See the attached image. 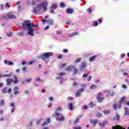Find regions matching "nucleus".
<instances>
[{
  "mask_svg": "<svg viewBox=\"0 0 129 129\" xmlns=\"http://www.w3.org/2000/svg\"><path fill=\"white\" fill-rule=\"evenodd\" d=\"M34 26H35L34 23H31L30 21L29 20L24 21L22 23V29L23 30H26V29H28V31L27 32V34L28 36H31V37H34V35H35L34 32H35V29L32 27H34Z\"/></svg>",
  "mask_w": 129,
  "mask_h": 129,
  "instance_id": "nucleus-1",
  "label": "nucleus"
},
{
  "mask_svg": "<svg viewBox=\"0 0 129 129\" xmlns=\"http://www.w3.org/2000/svg\"><path fill=\"white\" fill-rule=\"evenodd\" d=\"M52 117H56V120L57 121H64L65 120V116L62 115L61 113H58L57 111H55L54 113L51 115Z\"/></svg>",
  "mask_w": 129,
  "mask_h": 129,
  "instance_id": "nucleus-2",
  "label": "nucleus"
},
{
  "mask_svg": "<svg viewBox=\"0 0 129 129\" xmlns=\"http://www.w3.org/2000/svg\"><path fill=\"white\" fill-rule=\"evenodd\" d=\"M53 55H54L53 52H45L41 56V59L44 60V61H46V62H49V57L53 56Z\"/></svg>",
  "mask_w": 129,
  "mask_h": 129,
  "instance_id": "nucleus-3",
  "label": "nucleus"
},
{
  "mask_svg": "<svg viewBox=\"0 0 129 129\" xmlns=\"http://www.w3.org/2000/svg\"><path fill=\"white\" fill-rule=\"evenodd\" d=\"M42 7H43L44 12H46L47 11V7H48V2L47 1H44L43 3L37 6V9L39 12L41 11Z\"/></svg>",
  "mask_w": 129,
  "mask_h": 129,
  "instance_id": "nucleus-4",
  "label": "nucleus"
},
{
  "mask_svg": "<svg viewBox=\"0 0 129 129\" xmlns=\"http://www.w3.org/2000/svg\"><path fill=\"white\" fill-rule=\"evenodd\" d=\"M97 101L99 103H101L103 100H104V98L102 97V94L101 93H97Z\"/></svg>",
  "mask_w": 129,
  "mask_h": 129,
  "instance_id": "nucleus-5",
  "label": "nucleus"
},
{
  "mask_svg": "<svg viewBox=\"0 0 129 129\" xmlns=\"http://www.w3.org/2000/svg\"><path fill=\"white\" fill-rule=\"evenodd\" d=\"M43 23V25H45V22H47V24H48V25H53V22L52 19H48L47 20L46 19H43L42 21Z\"/></svg>",
  "mask_w": 129,
  "mask_h": 129,
  "instance_id": "nucleus-6",
  "label": "nucleus"
},
{
  "mask_svg": "<svg viewBox=\"0 0 129 129\" xmlns=\"http://www.w3.org/2000/svg\"><path fill=\"white\" fill-rule=\"evenodd\" d=\"M83 91H84V89L83 88H81L79 90H78L76 93V97L80 96V95H81V92H83Z\"/></svg>",
  "mask_w": 129,
  "mask_h": 129,
  "instance_id": "nucleus-7",
  "label": "nucleus"
},
{
  "mask_svg": "<svg viewBox=\"0 0 129 129\" xmlns=\"http://www.w3.org/2000/svg\"><path fill=\"white\" fill-rule=\"evenodd\" d=\"M90 123L93 124V126H95V125H96V124H97V122H98V120L90 119Z\"/></svg>",
  "mask_w": 129,
  "mask_h": 129,
  "instance_id": "nucleus-8",
  "label": "nucleus"
},
{
  "mask_svg": "<svg viewBox=\"0 0 129 129\" xmlns=\"http://www.w3.org/2000/svg\"><path fill=\"white\" fill-rule=\"evenodd\" d=\"M19 87L16 86L14 87V95H17V94H19L20 93V92L19 91Z\"/></svg>",
  "mask_w": 129,
  "mask_h": 129,
  "instance_id": "nucleus-9",
  "label": "nucleus"
},
{
  "mask_svg": "<svg viewBox=\"0 0 129 129\" xmlns=\"http://www.w3.org/2000/svg\"><path fill=\"white\" fill-rule=\"evenodd\" d=\"M14 80H13V83L14 84H17V83H19V82H20L16 75L14 76Z\"/></svg>",
  "mask_w": 129,
  "mask_h": 129,
  "instance_id": "nucleus-10",
  "label": "nucleus"
},
{
  "mask_svg": "<svg viewBox=\"0 0 129 129\" xmlns=\"http://www.w3.org/2000/svg\"><path fill=\"white\" fill-rule=\"evenodd\" d=\"M113 108H114V109H117V108H120V105H118L117 103H115L113 104V106H112Z\"/></svg>",
  "mask_w": 129,
  "mask_h": 129,
  "instance_id": "nucleus-11",
  "label": "nucleus"
},
{
  "mask_svg": "<svg viewBox=\"0 0 129 129\" xmlns=\"http://www.w3.org/2000/svg\"><path fill=\"white\" fill-rule=\"evenodd\" d=\"M13 82H14V80H13L12 79H7V85H11V84H12V83H13Z\"/></svg>",
  "mask_w": 129,
  "mask_h": 129,
  "instance_id": "nucleus-12",
  "label": "nucleus"
},
{
  "mask_svg": "<svg viewBox=\"0 0 129 129\" xmlns=\"http://www.w3.org/2000/svg\"><path fill=\"white\" fill-rule=\"evenodd\" d=\"M57 75H59V77H56V79H57V80L61 79L62 76L65 75V73H60L57 74Z\"/></svg>",
  "mask_w": 129,
  "mask_h": 129,
  "instance_id": "nucleus-13",
  "label": "nucleus"
},
{
  "mask_svg": "<svg viewBox=\"0 0 129 129\" xmlns=\"http://www.w3.org/2000/svg\"><path fill=\"white\" fill-rule=\"evenodd\" d=\"M119 118H120L119 115L116 114L115 115V117L113 118V121H115V120H116V121H118V120H119Z\"/></svg>",
  "mask_w": 129,
  "mask_h": 129,
  "instance_id": "nucleus-14",
  "label": "nucleus"
},
{
  "mask_svg": "<svg viewBox=\"0 0 129 129\" xmlns=\"http://www.w3.org/2000/svg\"><path fill=\"white\" fill-rule=\"evenodd\" d=\"M8 17L9 19H16V17L13 13H9Z\"/></svg>",
  "mask_w": 129,
  "mask_h": 129,
  "instance_id": "nucleus-15",
  "label": "nucleus"
},
{
  "mask_svg": "<svg viewBox=\"0 0 129 129\" xmlns=\"http://www.w3.org/2000/svg\"><path fill=\"white\" fill-rule=\"evenodd\" d=\"M67 14H73L74 10L73 9H67L66 10Z\"/></svg>",
  "mask_w": 129,
  "mask_h": 129,
  "instance_id": "nucleus-16",
  "label": "nucleus"
},
{
  "mask_svg": "<svg viewBox=\"0 0 129 129\" xmlns=\"http://www.w3.org/2000/svg\"><path fill=\"white\" fill-rule=\"evenodd\" d=\"M97 57V55H94L93 56H91L89 58L90 62H93L95 60V58Z\"/></svg>",
  "mask_w": 129,
  "mask_h": 129,
  "instance_id": "nucleus-17",
  "label": "nucleus"
},
{
  "mask_svg": "<svg viewBox=\"0 0 129 129\" xmlns=\"http://www.w3.org/2000/svg\"><path fill=\"white\" fill-rule=\"evenodd\" d=\"M98 124H99L100 126H102V127H103L105 126V124H106V121H103L102 122V123L99 122Z\"/></svg>",
  "mask_w": 129,
  "mask_h": 129,
  "instance_id": "nucleus-18",
  "label": "nucleus"
},
{
  "mask_svg": "<svg viewBox=\"0 0 129 129\" xmlns=\"http://www.w3.org/2000/svg\"><path fill=\"white\" fill-rule=\"evenodd\" d=\"M4 63H5V64H8L9 66L14 65V63H13V62L10 61H8L7 60H5L4 61Z\"/></svg>",
  "mask_w": 129,
  "mask_h": 129,
  "instance_id": "nucleus-19",
  "label": "nucleus"
},
{
  "mask_svg": "<svg viewBox=\"0 0 129 129\" xmlns=\"http://www.w3.org/2000/svg\"><path fill=\"white\" fill-rule=\"evenodd\" d=\"M125 112H124V115H129V111L128 108L127 107L124 108Z\"/></svg>",
  "mask_w": 129,
  "mask_h": 129,
  "instance_id": "nucleus-20",
  "label": "nucleus"
},
{
  "mask_svg": "<svg viewBox=\"0 0 129 129\" xmlns=\"http://www.w3.org/2000/svg\"><path fill=\"white\" fill-rule=\"evenodd\" d=\"M73 68V66H70L66 68V71H72V69Z\"/></svg>",
  "mask_w": 129,
  "mask_h": 129,
  "instance_id": "nucleus-21",
  "label": "nucleus"
},
{
  "mask_svg": "<svg viewBox=\"0 0 129 129\" xmlns=\"http://www.w3.org/2000/svg\"><path fill=\"white\" fill-rule=\"evenodd\" d=\"M103 113L105 114V115H106V114H109L110 113V110L107 109L103 111Z\"/></svg>",
  "mask_w": 129,
  "mask_h": 129,
  "instance_id": "nucleus-22",
  "label": "nucleus"
},
{
  "mask_svg": "<svg viewBox=\"0 0 129 129\" xmlns=\"http://www.w3.org/2000/svg\"><path fill=\"white\" fill-rule=\"evenodd\" d=\"M68 108H69L70 110H72V109H73V104H72V103H70L69 104Z\"/></svg>",
  "mask_w": 129,
  "mask_h": 129,
  "instance_id": "nucleus-23",
  "label": "nucleus"
},
{
  "mask_svg": "<svg viewBox=\"0 0 129 129\" xmlns=\"http://www.w3.org/2000/svg\"><path fill=\"white\" fill-rule=\"evenodd\" d=\"M124 99H125V97H122V98H121V99H120V100H119V103L120 104H121V103H122V102H123V100H124Z\"/></svg>",
  "mask_w": 129,
  "mask_h": 129,
  "instance_id": "nucleus-24",
  "label": "nucleus"
},
{
  "mask_svg": "<svg viewBox=\"0 0 129 129\" xmlns=\"http://www.w3.org/2000/svg\"><path fill=\"white\" fill-rule=\"evenodd\" d=\"M103 115L101 113H97L96 114V117H98L99 118H100V117H102Z\"/></svg>",
  "mask_w": 129,
  "mask_h": 129,
  "instance_id": "nucleus-25",
  "label": "nucleus"
},
{
  "mask_svg": "<svg viewBox=\"0 0 129 129\" xmlns=\"http://www.w3.org/2000/svg\"><path fill=\"white\" fill-rule=\"evenodd\" d=\"M57 7H58V6H57V5L53 4L51 6V9H53L54 10H56V9H57Z\"/></svg>",
  "mask_w": 129,
  "mask_h": 129,
  "instance_id": "nucleus-26",
  "label": "nucleus"
},
{
  "mask_svg": "<svg viewBox=\"0 0 129 129\" xmlns=\"http://www.w3.org/2000/svg\"><path fill=\"white\" fill-rule=\"evenodd\" d=\"M2 91L3 93H8V88H3Z\"/></svg>",
  "mask_w": 129,
  "mask_h": 129,
  "instance_id": "nucleus-27",
  "label": "nucleus"
},
{
  "mask_svg": "<svg viewBox=\"0 0 129 129\" xmlns=\"http://www.w3.org/2000/svg\"><path fill=\"white\" fill-rule=\"evenodd\" d=\"M3 105H5V101L4 100H1L0 101V106H3Z\"/></svg>",
  "mask_w": 129,
  "mask_h": 129,
  "instance_id": "nucleus-28",
  "label": "nucleus"
},
{
  "mask_svg": "<svg viewBox=\"0 0 129 129\" xmlns=\"http://www.w3.org/2000/svg\"><path fill=\"white\" fill-rule=\"evenodd\" d=\"M96 88V85H91L90 89H95Z\"/></svg>",
  "mask_w": 129,
  "mask_h": 129,
  "instance_id": "nucleus-29",
  "label": "nucleus"
},
{
  "mask_svg": "<svg viewBox=\"0 0 129 129\" xmlns=\"http://www.w3.org/2000/svg\"><path fill=\"white\" fill-rule=\"evenodd\" d=\"M80 61H81V58H78L76 59L75 62V63H78L79 62H80Z\"/></svg>",
  "mask_w": 129,
  "mask_h": 129,
  "instance_id": "nucleus-30",
  "label": "nucleus"
},
{
  "mask_svg": "<svg viewBox=\"0 0 129 129\" xmlns=\"http://www.w3.org/2000/svg\"><path fill=\"white\" fill-rule=\"evenodd\" d=\"M88 13H89L90 14H91V13H92V8H91V7H90L88 9Z\"/></svg>",
  "mask_w": 129,
  "mask_h": 129,
  "instance_id": "nucleus-31",
  "label": "nucleus"
},
{
  "mask_svg": "<svg viewBox=\"0 0 129 129\" xmlns=\"http://www.w3.org/2000/svg\"><path fill=\"white\" fill-rule=\"evenodd\" d=\"M78 34H79V32H73V33H72V36H77V35H78Z\"/></svg>",
  "mask_w": 129,
  "mask_h": 129,
  "instance_id": "nucleus-32",
  "label": "nucleus"
},
{
  "mask_svg": "<svg viewBox=\"0 0 129 129\" xmlns=\"http://www.w3.org/2000/svg\"><path fill=\"white\" fill-rule=\"evenodd\" d=\"M66 65H67V63H62L60 65V66L59 67V68H63L65 67L66 66Z\"/></svg>",
  "mask_w": 129,
  "mask_h": 129,
  "instance_id": "nucleus-33",
  "label": "nucleus"
},
{
  "mask_svg": "<svg viewBox=\"0 0 129 129\" xmlns=\"http://www.w3.org/2000/svg\"><path fill=\"white\" fill-rule=\"evenodd\" d=\"M35 81L36 82H37V81H39V82H42V80H41L40 78H37L35 79Z\"/></svg>",
  "mask_w": 129,
  "mask_h": 129,
  "instance_id": "nucleus-34",
  "label": "nucleus"
},
{
  "mask_svg": "<svg viewBox=\"0 0 129 129\" xmlns=\"http://www.w3.org/2000/svg\"><path fill=\"white\" fill-rule=\"evenodd\" d=\"M12 75V73H10L8 75H3L4 77H10V76H11Z\"/></svg>",
  "mask_w": 129,
  "mask_h": 129,
  "instance_id": "nucleus-35",
  "label": "nucleus"
},
{
  "mask_svg": "<svg viewBox=\"0 0 129 129\" xmlns=\"http://www.w3.org/2000/svg\"><path fill=\"white\" fill-rule=\"evenodd\" d=\"M60 6L61 8H65V4H64L63 3H60Z\"/></svg>",
  "mask_w": 129,
  "mask_h": 129,
  "instance_id": "nucleus-36",
  "label": "nucleus"
},
{
  "mask_svg": "<svg viewBox=\"0 0 129 129\" xmlns=\"http://www.w3.org/2000/svg\"><path fill=\"white\" fill-rule=\"evenodd\" d=\"M43 120V119L42 118H40L39 120L37 121V124H39Z\"/></svg>",
  "mask_w": 129,
  "mask_h": 129,
  "instance_id": "nucleus-37",
  "label": "nucleus"
},
{
  "mask_svg": "<svg viewBox=\"0 0 129 129\" xmlns=\"http://www.w3.org/2000/svg\"><path fill=\"white\" fill-rule=\"evenodd\" d=\"M3 19L5 20H9V15H8V16H3Z\"/></svg>",
  "mask_w": 129,
  "mask_h": 129,
  "instance_id": "nucleus-38",
  "label": "nucleus"
},
{
  "mask_svg": "<svg viewBox=\"0 0 129 129\" xmlns=\"http://www.w3.org/2000/svg\"><path fill=\"white\" fill-rule=\"evenodd\" d=\"M48 123H49L47 122H44L43 123H42L41 124L42 126H45V125H47V124H48Z\"/></svg>",
  "mask_w": 129,
  "mask_h": 129,
  "instance_id": "nucleus-39",
  "label": "nucleus"
},
{
  "mask_svg": "<svg viewBox=\"0 0 129 129\" xmlns=\"http://www.w3.org/2000/svg\"><path fill=\"white\" fill-rule=\"evenodd\" d=\"M87 108H88V107H87V106H86V105H84V106L83 107V109L84 110H86V109H87Z\"/></svg>",
  "mask_w": 129,
  "mask_h": 129,
  "instance_id": "nucleus-40",
  "label": "nucleus"
},
{
  "mask_svg": "<svg viewBox=\"0 0 129 129\" xmlns=\"http://www.w3.org/2000/svg\"><path fill=\"white\" fill-rule=\"evenodd\" d=\"M77 85H78V83H77L76 82H74L73 84L72 85V86H73V87H74L75 86H77Z\"/></svg>",
  "mask_w": 129,
  "mask_h": 129,
  "instance_id": "nucleus-41",
  "label": "nucleus"
},
{
  "mask_svg": "<svg viewBox=\"0 0 129 129\" xmlns=\"http://www.w3.org/2000/svg\"><path fill=\"white\" fill-rule=\"evenodd\" d=\"M90 105H91V107H93V106H95L96 105V104H93V103L91 102L90 103Z\"/></svg>",
  "mask_w": 129,
  "mask_h": 129,
  "instance_id": "nucleus-42",
  "label": "nucleus"
},
{
  "mask_svg": "<svg viewBox=\"0 0 129 129\" xmlns=\"http://www.w3.org/2000/svg\"><path fill=\"white\" fill-rule=\"evenodd\" d=\"M68 100H73V97H68L67 98Z\"/></svg>",
  "mask_w": 129,
  "mask_h": 129,
  "instance_id": "nucleus-43",
  "label": "nucleus"
},
{
  "mask_svg": "<svg viewBox=\"0 0 129 129\" xmlns=\"http://www.w3.org/2000/svg\"><path fill=\"white\" fill-rule=\"evenodd\" d=\"M98 25V22H97V21H95L94 22V26H95V27H97Z\"/></svg>",
  "mask_w": 129,
  "mask_h": 129,
  "instance_id": "nucleus-44",
  "label": "nucleus"
},
{
  "mask_svg": "<svg viewBox=\"0 0 129 129\" xmlns=\"http://www.w3.org/2000/svg\"><path fill=\"white\" fill-rule=\"evenodd\" d=\"M82 127L81 126H77V127H74V129H82Z\"/></svg>",
  "mask_w": 129,
  "mask_h": 129,
  "instance_id": "nucleus-45",
  "label": "nucleus"
},
{
  "mask_svg": "<svg viewBox=\"0 0 129 129\" xmlns=\"http://www.w3.org/2000/svg\"><path fill=\"white\" fill-rule=\"evenodd\" d=\"M63 52L64 53H68V49H64L63 50Z\"/></svg>",
  "mask_w": 129,
  "mask_h": 129,
  "instance_id": "nucleus-46",
  "label": "nucleus"
},
{
  "mask_svg": "<svg viewBox=\"0 0 129 129\" xmlns=\"http://www.w3.org/2000/svg\"><path fill=\"white\" fill-rule=\"evenodd\" d=\"M77 122H79V118H77L75 121V123H77Z\"/></svg>",
  "mask_w": 129,
  "mask_h": 129,
  "instance_id": "nucleus-47",
  "label": "nucleus"
},
{
  "mask_svg": "<svg viewBox=\"0 0 129 129\" xmlns=\"http://www.w3.org/2000/svg\"><path fill=\"white\" fill-rule=\"evenodd\" d=\"M56 34H57V35H60V34H62V32H61L60 31H56Z\"/></svg>",
  "mask_w": 129,
  "mask_h": 129,
  "instance_id": "nucleus-48",
  "label": "nucleus"
},
{
  "mask_svg": "<svg viewBox=\"0 0 129 129\" xmlns=\"http://www.w3.org/2000/svg\"><path fill=\"white\" fill-rule=\"evenodd\" d=\"M11 107H15V103H12L10 104Z\"/></svg>",
  "mask_w": 129,
  "mask_h": 129,
  "instance_id": "nucleus-49",
  "label": "nucleus"
},
{
  "mask_svg": "<svg viewBox=\"0 0 129 129\" xmlns=\"http://www.w3.org/2000/svg\"><path fill=\"white\" fill-rule=\"evenodd\" d=\"M77 73H78V71L77 70V69H75L74 71V74H77Z\"/></svg>",
  "mask_w": 129,
  "mask_h": 129,
  "instance_id": "nucleus-50",
  "label": "nucleus"
},
{
  "mask_svg": "<svg viewBox=\"0 0 129 129\" xmlns=\"http://www.w3.org/2000/svg\"><path fill=\"white\" fill-rule=\"evenodd\" d=\"M114 94H115V93L114 92H112L110 94V96H114Z\"/></svg>",
  "mask_w": 129,
  "mask_h": 129,
  "instance_id": "nucleus-51",
  "label": "nucleus"
},
{
  "mask_svg": "<svg viewBox=\"0 0 129 129\" xmlns=\"http://www.w3.org/2000/svg\"><path fill=\"white\" fill-rule=\"evenodd\" d=\"M35 5H36V2H35V1H32V5L34 6Z\"/></svg>",
  "mask_w": 129,
  "mask_h": 129,
  "instance_id": "nucleus-52",
  "label": "nucleus"
},
{
  "mask_svg": "<svg viewBox=\"0 0 129 129\" xmlns=\"http://www.w3.org/2000/svg\"><path fill=\"white\" fill-rule=\"evenodd\" d=\"M53 99H54V98H53L52 97H50L49 98V101H53Z\"/></svg>",
  "mask_w": 129,
  "mask_h": 129,
  "instance_id": "nucleus-53",
  "label": "nucleus"
},
{
  "mask_svg": "<svg viewBox=\"0 0 129 129\" xmlns=\"http://www.w3.org/2000/svg\"><path fill=\"white\" fill-rule=\"evenodd\" d=\"M88 76V75L87 74H84L83 75V77H87Z\"/></svg>",
  "mask_w": 129,
  "mask_h": 129,
  "instance_id": "nucleus-54",
  "label": "nucleus"
},
{
  "mask_svg": "<svg viewBox=\"0 0 129 129\" xmlns=\"http://www.w3.org/2000/svg\"><path fill=\"white\" fill-rule=\"evenodd\" d=\"M46 120L47 123H50V118H47L46 119Z\"/></svg>",
  "mask_w": 129,
  "mask_h": 129,
  "instance_id": "nucleus-55",
  "label": "nucleus"
},
{
  "mask_svg": "<svg viewBox=\"0 0 129 129\" xmlns=\"http://www.w3.org/2000/svg\"><path fill=\"white\" fill-rule=\"evenodd\" d=\"M49 26H47L46 27L44 28V31H47L48 29H49Z\"/></svg>",
  "mask_w": 129,
  "mask_h": 129,
  "instance_id": "nucleus-56",
  "label": "nucleus"
},
{
  "mask_svg": "<svg viewBox=\"0 0 129 129\" xmlns=\"http://www.w3.org/2000/svg\"><path fill=\"white\" fill-rule=\"evenodd\" d=\"M32 81V79H29L26 80V82H31Z\"/></svg>",
  "mask_w": 129,
  "mask_h": 129,
  "instance_id": "nucleus-57",
  "label": "nucleus"
},
{
  "mask_svg": "<svg viewBox=\"0 0 129 129\" xmlns=\"http://www.w3.org/2000/svg\"><path fill=\"white\" fill-rule=\"evenodd\" d=\"M25 94H29V91L28 90H25L24 91Z\"/></svg>",
  "mask_w": 129,
  "mask_h": 129,
  "instance_id": "nucleus-58",
  "label": "nucleus"
},
{
  "mask_svg": "<svg viewBox=\"0 0 129 129\" xmlns=\"http://www.w3.org/2000/svg\"><path fill=\"white\" fill-rule=\"evenodd\" d=\"M27 62L25 61H23L22 62V65H26Z\"/></svg>",
  "mask_w": 129,
  "mask_h": 129,
  "instance_id": "nucleus-59",
  "label": "nucleus"
},
{
  "mask_svg": "<svg viewBox=\"0 0 129 129\" xmlns=\"http://www.w3.org/2000/svg\"><path fill=\"white\" fill-rule=\"evenodd\" d=\"M11 92H12V88H9L7 92H8V93H11Z\"/></svg>",
  "mask_w": 129,
  "mask_h": 129,
  "instance_id": "nucleus-60",
  "label": "nucleus"
},
{
  "mask_svg": "<svg viewBox=\"0 0 129 129\" xmlns=\"http://www.w3.org/2000/svg\"><path fill=\"white\" fill-rule=\"evenodd\" d=\"M3 113H4V110H0V114H3Z\"/></svg>",
  "mask_w": 129,
  "mask_h": 129,
  "instance_id": "nucleus-61",
  "label": "nucleus"
},
{
  "mask_svg": "<svg viewBox=\"0 0 129 129\" xmlns=\"http://www.w3.org/2000/svg\"><path fill=\"white\" fill-rule=\"evenodd\" d=\"M90 80H91V76H89L88 78V81H90Z\"/></svg>",
  "mask_w": 129,
  "mask_h": 129,
  "instance_id": "nucleus-62",
  "label": "nucleus"
},
{
  "mask_svg": "<svg viewBox=\"0 0 129 129\" xmlns=\"http://www.w3.org/2000/svg\"><path fill=\"white\" fill-rule=\"evenodd\" d=\"M123 75H124V76H127V75H128V73H123Z\"/></svg>",
  "mask_w": 129,
  "mask_h": 129,
  "instance_id": "nucleus-63",
  "label": "nucleus"
},
{
  "mask_svg": "<svg viewBox=\"0 0 129 129\" xmlns=\"http://www.w3.org/2000/svg\"><path fill=\"white\" fill-rule=\"evenodd\" d=\"M29 64H30V65H31L32 64H34V61H30L29 62Z\"/></svg>",
  "mask_w": 129,
  "mask_h": 129,
  "instance_id": "nucleus-64",
  "label": "nucleus"
}]
</instances>
